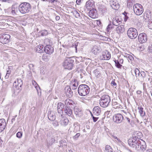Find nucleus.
<instances>
[{"mask_svg":"<svg viewBox=\"0 0 152 152\" xmlns=\"http://www.w3.org/2000/svg\"><path fill=\"white\" fill-rule=\"evenodd\" d=\"M141 141L140 140L137 141V143L135 144L132 148L139 151H143L146 150V145L145 142L142 140Z\"/></svg>","mask_w":152,"mask_h":152,"instance_id":"nucleus-3","label":"nucleus"},{"mask_svg":"<svg viewBox=\"0 0 152 152\" xmlns=\"http://www.w3.org/2000/svg\"><path fill=\"white\" fill-rule=\"evenodd\" d=\"M18 8L17 7H15L12 6L11 8H9L8 10L9 12L11 13L12 15H15L18 12Z\"/></svg>","mask_w":152,"mask_h":152,"instance_id":"nucleus-21","label":"nucleus"},{"mask_svg":"<svg viewBox=\"0 0 152 152\" xmlns=\"http://www.w3.org/2000/svg\"><path fill=\"white\" fill-rule=\"evenodd\" d=\"M55 141V140L54 138H52L50 140V142L49 143L50 145H52Z\"/></svg>","mask_w":152,"mask_h":152,"instance_id":"nucleus-52","label":"nucleus"},{"mask_svg":"<svg viewBox=\"0 0 152 152\" xmlns=\"http://www.w3.org/2000/svg\"><path fill=\"white\" fill-rule=\"evenodd\" d=\"M110 102V99L109 96L106 94H103L99 100L100 106L103 108L107 107Z\"/></svg>","mask_w":152,"mask_h":152,"instance_id":"nucleus-2","label":"nucleus"},{"mask_svg":"<svg viewBox=\"0 0 152 152\" xmlns=\"http://www.w3.org/2000/svg\"><path fill=\"white\" fill-rule=\"evenodd\" d=\"M125 118L127 120L129 124H131V121H130V119L129 118V117L128 116H125Z\"/></svg>","mask_w":152,"mask_h":152,"instance_id":"nucleus-54","label":"nucleus"},{"mask_svg":"<svg viewBox=\"0 0 152 152\" xmlns=\"http://www.w3.org/2000/svg\"><path fill=\"white\" fill-rule=\"evenodd\" d=\"M124 120L123 116L120 113H118L114 115L113 117V120L115 122L119 124Z\"/></svg>","mask_w":152,"mask_h":152,"instance_id":"nucleus-8","label":"nucleus"},{"mask_svg":"<svg viewBox=\"0 0 152 152\" xmlns=\"http://www.w3.org/2000/svg\"><path fill=\"white\" fill-rule=\"evenodd\" d=\"M74 61V60L70 58H68L64 62L63 66L65 69L71 70L73 67Z\"/></svg>","mask_w":152,"mask_h":152,"instance_id":"nucleus-7","label":"nucleus"},{"mask_svg":"<svg viewBox=\"0 0 152 152\" xmlns=\"http://www.w3.org/2000/svg\"><path fill=\"white\" fill-rule=\"evenodd\" d=\"M93 111L94 113L98 115L101 113V109L99 106L95 107L93 109Z\"/></svg>","mask_w":152,"mask_h":152,"instance_id":"nucleus-28","label":"nucleus"},{"mask_svg":"<svg viewBox=\"0 0 152 152\" xmlns=\"http://www.w3.org/2000/svg\"><path fill=\"white\" fill-rule=\"evenodd\" d=\"M48 118L49 120L51 121H53L56 119L55 116L51 112H49L48 113Z\"/></svg>","mask_w":152,"mask_h":152,"instance_id":"nucleus-33","label":"nucleus"},{"mask_svg":"<svg viewBox=\"0 0 152 152\" xmlns=\"http://www.w3.org/2000/svg\"><path fill=\"white\" fill-rule=\"evenodd\" d=\"M74 112L75 114L77 117H80L82 115V109L80 107L76 106L74 107Z\"/></svg>","mask_w":152,"mask_h":152,"instance_id":"nucleus-14","label":"nucleus"},{"mask_svg":"<svg viewBox=\"0 0 152 152\" xmlns=\"http://www.w3.org/2000/svg\"><path fill=\"white\" fill-rule=\"evenodd\" d=\"M138 109L139 110V112L141 116H143L145 115V112L143 111V107H138Z\"/></svg>","mask_w":152,"mask_h":152,"instance_id":"nucleus-36","label":"nucleus"},{"mask_svg":"<svg viewBox=\"0 0 152 152\" xmlns=\"http://www.w3.org/2000/svg\"><path fill=\"white\" fill-rule=\"evenodd\" d=\"M114 61L115 63V66L117 68L119 69H121V67H122V65L119 62L118 60H116L115 59L114 60Z\"/></svg>","mask_w":152,"mask_h":152,"instance_id":"nucleus-35","label":"nucleus"},{"mask_svg":"<svg viewBox=\"0 0 152 152\" xmlns=\"http://www.w3.org/2000/svg\"><path fill=\"white\" fill-rule=\"evenodd\" d=\"M116 31L118 34L123 33L124 31V26L123 25L118 26L116 28Z\"/></svg>","mask_w":152,"mask_h":152,"instance_id":"nucleus-26","label":"nucleus"},{"mask_svg":"<svg viewBox=\"0 0 152 152\" xmlns=\"http://www.w3.org/2000/svg\"><path fill=\"white\" fill-rule=\"evenodd\" d=\"M121 23V21L118 18H113V20L112 23L113 25L118 26Z\"/></svg>","mask_w":152,"mask_h":152,"instance_id":"nucleus-29","label":"nucleus"},{"mask_svg":"<svg viewBox=\"0 0 152 152\" xmlns=\"http://www.w3.org/2000/svg\"><path fill=\"white\" fill-rule=\"evenodd\" d=\"M105 151L107 152H113L112 148L110 146L108 145L106 146Z\"/></svg>","mask_w":152,"mask_h":152,"instance_id":"nucleus-37","label":"nucleus"},{"mask_svg":"<svg viewBox=\"0 0 152 152\" xmlns=\"http://www.w3.org/2000/svg\"><path fill=\"white\" fill-rule=\"evenodd\" d=\"M80 133H77L73 137V139L75 140H77L78 137L80 135Z\"/></svg>","mask_w":152,"mask_h":152,"instance_id":"nucleus-47","label":"nucleus"},{"mask_svg":"<svg viewBox=\"0 0 152 152\" xmlns=\"http://www.w3.org/2000/svg\"><path fill=\"white\" fill-rule=\"evenodd\" d=\"M65 103L66 105L65 106H71V107L72 105H73L75 104L74 102L71 99H66L65 101Z\"/></svg>","mask_w":152,"mask_h":152,"instance_id":"nucleus-27","label":"nucleus"},{"mask_svg":"<svg viewBox=\"0 0 152 152\" xmlns=\"http://www.w3.org/2000/svg\"><path fill=\"white\" fill-rule=\"evenodd\" d=\"M65 115L73 118L74 117L72 113V110L70 107L65 106L64 110Z\"/></svg>","mask_w":152,"mask_h":152,"instance_id":"nucleus-13","label":"nucleus"},{"mask_svg":"<svg viewBox=\"0 0 152 152\" xmlns=\"http://www.w3.org/2000/svg\"><path fill=\"white\" fill-rule=\"evenodd\" d=\"M148 27L149 29H152V19H151V20H148Z\"/></svg>","mask_w":152,"mask_h":152,"instance_id":"nucleus-45","label":"nucleus"},{"mask_svg":"<svg viewBox=\"0 0 152 152\" xmlns=\"http://www.w3.org/2000/svg\"><path fill=\"white\" fill-rule=\"evenodd\" d=\"M134 72L135 75V76L137 78V77H139L140 75V71L137 68H136L135 69Z\"/></svg>","mask_w":152,"mask_h":152,"instance_id":"nucleus-41","label":"nucleus"},{"mask_svg":"<svg viewBox=\"0 0 152 152\" xmlns=\"http://www.w3.org/2000/svg\"><path fill=\"white\" fill-rule=\"evenodd\" d=\"M141 76L142 77L144 78L145 76V72L143 71H142L140 72Z\"/></svg>","mask_w":152,"mask_h":152,"instance_id":"nucleus-55","label":"nucleus"},{"mask_svg":"<svg viewBox=\"0 0 152 152\" xmlns=\"http://www.w3.org/2000/svg\"><path fill=\"white\" fill-rule=\"evenodd\" d=\"M78 42H75L74 43H73L72 46V47H74L75 48V50H76V52H77V47L78 46Z\"/></svg>","mask_w":152,"mask_h":152,"instance_id":"nucleus-49","label":"nucleus"},{"mask_svg":"<svg viewBox=\"0 0 152 152\" xmlns=\"http://www.w3.org/2000/svg\"><path fill=\"white\" fill-rule=\"evenodd\" d=\"M90 91L89 87L86 84L80 85L78 88L79 95L82 96H85L88 94Z\"/></svg>","mask_w":152,"mask_h":152,"instance_id":"nucleus-1","label":"nucleus"},{"mask_svg":"<svg viewBox=\"0 0 152 152\" xmlns=\"http://www.w3.org/2000/svg\"><path fill=\"white\" fill-rule=\"evenodd\" d=\"M127 34L129 37L132 39H135L138 35V32L136 29L130 28L128 30Z\"/></svg>","mask_w":152,"mask_h":152,"instance_id":"nucleus-5","label":"nucleus"},{"mask_svg":"<svg viewBox=\"0 0 152 152\" xmlns=\"http://www.w3.org/2000/svg\"><path fill=\"white\" fill-rule=\"evenodd\" d=\"M107 9L105 7H102L99 9L100 12L103 14H104L107 12Z\"/></svg>","mask_w":152,"mask_h":152,"instance_id":"nucleus-39","label":"nucleus"},{"mask_svg":"<svg viewBox=\"0 0 152 152\" xmlns=\"http://www.w3.org/2000/svg\"><path fill=\"white\" fill-rule=\"evenodd\" d=\"M44 51L46 53L51 54L54 51V49L53 47L50 45H47L44 49Z\"/></svg>","mask_w":152,"mask_h":152,"instance_id":"nucleus-15","label":"nucleus"},{"mask_svg":"<svg viewBox=\"0 0 152 152\" xmlns=\"http://www.w3.org/2000/svg\"><path fill=\"white\" fill-rule=\"evenodd\" d=\"M22 108L25 109L26 108V105L25 103H23L22 105Z\"/></svg>","mask_w":152,"mask_h":152,"instance_id":"nucleus-63","label":"nucleus"},{"mask_svg":"<svg viewBox=\"0 0 152 152\" xmlns=\"http://www.w3.org/2000/svg\"><path fill=\"white\" fill-rule=\"evenodd\" d=\"M149 51L150 52H152V44L149 47Z\"/></svg>","mask_w":152,"mask_h":152,"instance_id":"nucleus-59","label":"nucleus"},{"mask_svg":"<svg viewBox=\"0 0 152 152\" xmlns=\"http://www.w3.org/2000/svg\"><path fill=\"white\" fill-rule=\"evenodd\" d=\"M35 88H36L37 92V94L38 95H39V93H40V95L41 94V90L40 89V88L39 86L38 85L37 86L35 87Z\"/></svg>","mask_w":152,"mask_h":152,"instance_id":"nucleus-46","label":"nucleus"},{"mask_svg":"<svg viewBox=\"0 0 152 152\" xmlns=\"http://www.w3.org/2000/svg\"><path fill=\"white\" fill-rule=\"evenodd\" d=\"M25 111V109L21 108L19 111V113H22L23 112Z\"/></svg>","mask_w":152,"mask_h":152,"instance_id":"nucleus-58","label":"nucleus"},{"mask_svg":"<svg viewBox=\"0 0 152 152\" xmlns=\"http://www.w3.org/2000/svg\"><path fill=\"white\" fill-rule=\"evenodd\" d=\"M94 74L97 78H99L101 76V71L99 69L97 68L94 71Z\"/></svg>","mask_w":152,"mask_h":152,"instance_id":"nucleus-31","label":"nucleus"},{"mask_svg":"<svg viewBox=\"0 0 152 152\" xmlns=\"http://www.w3.org/2000/svg\"><path fill=\"white\" fill-rule=\"evenodd\" d=\"M6 126L5 120L4 119H0V132L3 131Z\"/></svg>","mask_w":152,"mask_h":152,"instance_id":"nucleus-18","label":"nucleus"},{"mask_svg":"<svg viewBox=\"0 0 152 152\" xmlns=\"http://www.w3.org/2000/svg\"><path fill=\"white\" fill-rule=\"evenodd\" d=\"M98 118H96V117H95L93 116V121L94 122H96V121H97V120L98 119Z\"/></svg>","mask_w":152,"mask_h":152,"instance_id":"nucleus-61","label":"nucleus"},{"mask_svg":"<svg viewBox=\"0 0 152 152\" xmlns=\"http://www.w3.org/2000/svg\"><path fill=\"white\" fill-rule=\"evenodd\" d=\"M41 35L44 36L47 35L48 34V32L47 30H43L41 31Z\"/></svg>","mask_w":152,"mask_h":152,"instance_id":"nucleus-44","label":"nucleus"},{"mask_svg":"<svg viewBox=\"0 0 152 152\" xmlns=\"http://www.w3.org/2000/svg\"><path fill=\"white\" fill-rule=\"evenodd\" d=\"M133 10L135 13L137 15H141L144 11L142 6L139 3H136L134 5Z\"/></svg>","mask_w":152,"mask_h":152,"instance_id":"nucleus-6","label":"nucleus"},{"mask_svg":"<svg viewBox=\"0 0 152 152\" xmlns=\"http://www.w3.org/2000/svg\"><path fill=\"white\" fill-rule=\"evenodd\" d=\"M78 86V83L77 80H74L73 81H72L70 84V87H71L72 90H75L76 89Z\"/></svg>","mask_w":152,"mask_h":152,"instance_id":"nucleus-25","label":"nucleus"},{"mask_svg":"<svg viewBox=\"0 0 152 152\" xmlns=\"http://www.w3.org/2000/svg\"><path fill=\"white\" fill-rule=\"evenodd\" d=\"M22 136V133L20 132H18L16 134V137L19 138L21 137Z\"/></svg>","mask_w":152,"mask_h":152,"instance_id":"nucleus-51","label":"nucleus"},{"mask_svg":"<svg viewBox=\"0 0 152 152\" xmlns=\"http://www.w3.org/2000/svg\"><path fill=\"white\" fill-rule=\"evenodd\" d=\"M110 4L112 8L115 10L118 9L120 7L119 4L113 1H110Z\"/></svg>","mask_w":152,"mask_h":152,"instance_id":"nucleus-23","label":"nucleus"},{"mask_svg":"<svg viewBox=\"0 0 152 152\" xmlns=\"http://www.w3.org/2000/svg\"><path fill=\"white\" fill-rule=\"evenodd\" d=\"M64 91L66 95L68 96L69 97H70L72 95V91L70 86H66L64 88Z\"/></svg>","mask_w":152,"mask_h":152,"instance_id":"nucleus-16","label":"nucleus"},{"mask_svg":"<svg viewBox=\"0 0 152 152\" xmlns=\"http://www.w3.org/2000/svg\"><path fill=\"white\" fill-rule=\"evenodd\" d=\"M111 57L110 53L107 51H106L103 54L102 56V59L104 60H109Z\"/></svg>","mask_w":152,"mask_h":152,"instance_id":"nucleus-24","label":"nucleus"},{"mask_svg":"<svg viewBox=\"0 0 152 152\" xmlns=\"http://www.w3.org/2000/svg\"><path fill=\"white\" fill-rule=\"evenodd\" d=\"M135 2V0H127V5L130 7Z\"/></svg>","mask_w":152,"mask_h":152,"instance_id":"nucleus-40","label":"nucleus"},{"mask_svg":"<svg viewBox=\"0 0 152 152\" xmlns=\"http://www.w3.org/2000/svg\"><path fill=\"white\" fill-rule=\"evenodd\" d=\"M31 9L30 4L27 2H24L21 4L18 8L19 11L22 14L28 13L30 10Z\"/></svg>","mask_w":152,"mask_h":152,"instance_id":"nucleus-4","label":"nucleus"},{"mask_svg":"<svg viewBox=\"0 0 152 152\" xmlns=\"http://www.w3.org/2000/svg\"><path fill=\"white\" fill-rule=\"evenodd\" d=\"M122 14L124 15V20L125 21H126L129 18V17L127 15L128 14V13L126 12H124Z\"/></svg>","mask_w":152,"mask_h":152,"instance_id":"nucleus-43","label":"nucleus"},{"mask_svg":"<svg viewBox=\"0 0 152 152\" xmlns=\"http://www.w3.org/2000/svg\"><path fill=\"white\" fill-rule=\"evenodd\" d=\"M23 84L22 80L18 78L14 83L13 86L17 90H20Z\"/></svg>","mask_w":152,"mask_h":152,"instance_id":"nucleus-12","label":"nucleus"},{"mask_svg":"<svg viewBox=\"0 0 152 152\" xmlns=\"http://www.w3.org/2000/svg\"><path fill=\"white\" fill-rule=\"evenodd\" d=\"M146 152H152V149H147Z\"/></svg>","mask_w":152,"mask_h":152,"instance_id":"nucleus-64","label":"nucleus"},{"mask_svg":"<svg viewBox=\"0 0 152 152\" xmlns=\"http://www.w3.org/2000/svg\"><path fill=\"white\" fill-rule=\"evenodd\" d=\"M91 51L95 55H96L101 51V49L99 46L95 45L92 48Z\"/></svg>","mask_w":152,"mask_h":152,"instance_id":"nucleus-17","label":"nucleus"},{"mask_svg":"<svg viewBox=\"0 0 152 152\" xmlns=\"http://www.w3.org/2000/svg\"><path fill=\"white\" fill-rule=\"evenodd\" d=\"M111 22H110V23L109 24L107 28V30L108 32L113 27V25L111 24Z\"/></svg>","mask_w":152,"mask_h":152,"instance_id":"nucleus-42","label":"nucleus"},{"mask_svg":"<svg viewBox=\"0 0 152 152\" xmlns=\"http://www.w3.org/2000/svg\"><path fill=\"white\" fill-rule=\"evenodd\" d=\"M74 127L73 132L75 133H76L80 129V127L77 124H74Z\"/></svg>","mask_w":152,"mask_h":152,"instance_id":"nucleus-38","label":"nucleus"},{"mask_svg":"<svg viewBox=\"0 0 152 152\" xmlns=\"http://www.w3.org/2000/svg\"><path fill=\"white\" fill-rule=\"evenodd\" d=\"M148 19V20H151V15L150 12L147 11L144 13V18Z\"/></svg>","mask_w":152,"mask_h":152,"instance_id":"nucleus-34","label":"nucleus"},{"mask_svg":"<svg viewBox=\"0 0 152 152\" xmlns=\"http://www.w3.org/2000/svg\"><path fill=\"white\" fill-rule=\"evenodd\" d=\"M64 104L61 102L58 103L57 106V110L58 113L60 114L61 115H62V114L63 113V109H64Z\"/></svg>","mask_w":152,"mask_h":152,"instance_id":"nucleus-19","label":"nucleus"},{"mask_svg":"<svg viewBox=\"0 0 152 152\" xmlns=\"http://www.w3.org/2000/svg\"><path fill=\"white\" fill-rule=\"evenodd\" d=\"M43 47V45H38L36 47V51L39 53H43L44 51Z\"/></svg>","mask_w":152,"mask_h":152,"instance_id":"nucleus-32","label":"nucleus"},{"mask_svg":"<svg viewBox=\"0 0 152 152\" xmlns=\"http://www.w3.org/2000/svg\"><path fill=\"white\" fill-rule=\"evenodd\" d=\"M126 57L128 59L129 61V60L132 61L134 60V58L131 55L128 54L126 56Z\"/></svg>","mask_w":152,"mask_h":152,"instance_id":"nucleus-48","label":"nucleus"},{"mask_svg":"<svg viewBox=\"0 0 152 152\" xmlns=\"http://www.w3.org/2000/svg\"><path fill=\"white\" fill-rule=\"evenodd\" d=\"M140 139L138 137V136H134L132 138L129 139L128 141V143L129 145L131 147H132L135 144L137 143V141Z\"/></svg>","mask_w":152,"mask_h":152,"instance_id":"nucleus-10","label":"nucleus"},{"mask_svg":"<svg viewBox=\"0 0 152 152\" xmlns=\"http://www.w3.org/2000/svg\"><path fill=\"white\" fill-rule=\"evenodd\" d=\"M73 13L76 18H78L80 17V14L77 11H75Z\"/></svg>","mask_w":152,"mask_h":152,"instance_id":"nucleus-50","label":"nucleus"},{"mask_svg":"<svg viewBox=\"0 0 152 152\" xmlns=\"http://www.w3.org/2000/svg\"><path fill=\"white\" fill-rule=\"evenodd\" d=\"M94 4V1L92 0H89L87 1L86 4V5L84 7V9L86 10V9L89 10L91 7H92Z\"/></svg>","mask_w":152,"mask_h":152,"instance_id":"nucleus-20","label":"nucleus"},{"mask_svg":"<svg viewBox=\"0 0 152 152\" xmlns=\"http://www.w3.org/2000/svg\"><path fill=\"white\" fill-rule=\"evenodd\" d=\"M53 124L54 126H58V124L57 122L55 121L53 123Z\"/></svg>","mask_w":152,"mask_h":152,"instance_id":"nucleus-56","label":"nucleus"},{"mask_svg":"<svg viewBox=\"0 0 152 152\" xmlns=\"http://www.w3.org/2000/svg\"><path fill=\"white\" fill-rule=\"evenodd\" d=\"M119 62L120 63L121 65L123 63L124 60L123 59H120L119 60Z\"/></svg>","mask_w":152,"mask_h":152,"instance_id":"nucleus-62","label":"nucleus"},{"mask_svg":"<svg viewBox=\"0 0 152 152\" xmlns=\"http://www.w3.org/2000/svg\"><path fill=\"white\" fill-rule=\"evenodd\" d=\"M69 121L68 119L66 118L64 119H61L60 121V124L62 126H65L68 124Z\"/></svg>","mask_w":152,"mask_h":152,"instance_id":"nucleus-30","label":"nucleus"},{"mask_svg":"<svg viewBox=\"0 0 152 152\" xmlns=\"http://www.w3.org/2000/svg\"><path fill=\"white\" fill-rule=\"evenodd\" d=\"M27 152H35L34 149L31 148H29L27 151Z\"/></svg>","mask_w":152,"mask_h":152,"instance_id":"nucleus-57","label":"nucleus"},{"mask_svg":"<svg viewBox=\"0 0 152 152\" xmlns=\"http://www.w3.org/2000/svg\"><path fill=\"white\" fill-rule=\"evenodd\" d=\"M10 35L8 34H4L0 37V42L2 44H7L9 42Z\"/></svg>","mask_w":152,"mask_h":152,"instance_id":"nucleus-9","label":"nucleus"},{"mask_svg":"<svg viewBox=\"0 0 152 152\" xmlns=\"http://www.w3.org/2000/svg\"><path fill=\"white\" fill-rule=\"evenodd\" d=\"M138 39L140 43H145L147 41V35L144 33L140 34L138 35Z\"/></svg>","mask_w":152,"mask_h":152,"instance_id":"nucleus-11","label":"nucleus"},{"mask_svg":"<svg viewBox=\"0 0 152 152\" xmlns=\"http://www.w3.org/2000/svg\"><path fill=\"white\" fill-rule=\"evenodd\" d=\"M32 83L33 84V85L35 86H37L38 85V84H37L36 82H35L34 80H32Z\"/></svg>","mask_w":152,"mask_h":152,"instance_id":"nucleus-60","label":"nucleus"},{"mask_svg":"<svg viewBox=\"0 0 152 152\" xmlns=\"http://www.w3.org/2000/svg\"><path fill=\"white\" fill-rule=\"evenodd\" d=\"M115 80H114L112 81L111 82V85L112 86H116V84L115 82Z\"/></svg>","mask_w":152,"mask_h":152,"instance_id":"nucleus-53","label":"nucleus"},{"mask_svg":"<svg viewBox=\"0 0 152 152\" xmlns=\"http://www.w3.org/2000/svg\"><path fill=\"white\" fill-rule=\"evenodd\" d=\"M97 11L96 9L92 8L90 10L89 12V16L91 18H94L96 17Z\"/></svg>","mask_w":152,"mask_h":152,"instance_id":"nucleus-22","label":"nucleus"}]
</instances>
